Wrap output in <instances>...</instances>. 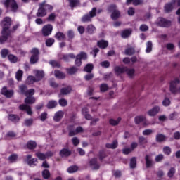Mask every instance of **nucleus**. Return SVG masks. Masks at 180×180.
<instances>
[{"instance_id":"nucleus-21","label":"nucleus","mask_w":180,"mask_h":180,"mask_svg":"<svg viewBox=\"0 0 180 180\" xmlns=\"http://www.w3.org/2000/svg\"><path fill=\"white\" fill-rule=\"evenodd\" d=\"M155 140L157 143H164V141H167V136L162 134H158Z\"/></svg>"},{"instance_id":"nucleus-8","label":"nucleus","mask_w":180,"mask_h":180,"mask_svg":"<svg viewBox=\"0 0 180 180\" xmlns=\"http://www.w3.org/2000/svg\"><path fill=\"white\" fill-rule=\"evenodd\" d=\"M156 25L160 27H169L171 22L164 18H159L157 20Z\"/></svg>"},{"instance_id":"nucleus-4","label":"nucleus","mask_w":180,"mask_h":180,"mask_svg":"<svg viewBox=\"0 0 180 180\" xmlns=\"http://www.w3.org/2000/svg\"><path fill=\"white\" fill-rule=\"evenodd\" d=\"M96 16V8L94 7L89 13L84 15L82 18L81 21L83 23H88L89 22H92V18Z\"/></svg>"},{"instance_id":"nucleus-52","label":"nucleus","mask_w":180,"mask_h":180,"mask_svg":"<svg viewBox=\"0 0 180 180\" xmlns=\"http://www.w3.org/2000/svg\"><path fill=\"white\" fill-rule=\"evenodd\" d=\"M120 120H122V118L120 117H118L117 120L110 119V124H111L112 126H117V124H119V123L120 122Z\"/></svg>"},{"instance_id":"nucleus-19","label":"nucleus","mask_w":180,"mask_h":180,"mask_svg":"<svg viewBox=\"0 0 180 180\" xmlns=\"http://www.w3.org/2000/svg\"><path fill=\"white\" fill-rule=\"evenodd\" d=\"M174 3H167L164 6L165 13H169L174 10Z\"/></svg>"},{"instance_id":"nucleus-17","label":"nucleus","mask_w":180,"mask_h":180,"mask_svg":"<svg viewBox=\"0 0 180 180\" xmlns=\"http://www.w3.org/2000/svg\"><path fill=\"white\" fill-rule=\"evenodd\" d=\"M72 91V88H71V86H70L65 88H62L60 89V93L59 94V96L61 97L62 95H68L69 94H71Z\"/></svg>"},{"instance_id":"nucleus-40","label":"nucleus","mask_w":180,"mask_h":180,"mask_svg":"<svg viewBox=\"0 0 180 180\" xmlns=\"http://www.w3.org/2000/svg\"><path fill=\"white\" fill-rule=\"evenodd\" d=\"M136 53V51L134 50V48L130 47L125 49L124 53L126 56H133Z\"/></svg>"},{"instance_id":"nucleus-61","label":"nucleus","mask_w":180,"mask_h":180,"mask_svg":"<svg viewBox=\"0 0 180 180\" xmlns=\"http://www.w3.org/2000/svg\"><path fill=\"white\" fill-rule=\"evenodd\" d=\"M36 91L34 89H30L29 90H27V93H25V96H32L34 95Z\"/></svg>"},{"instance_id":"nucleus-5","label":"nucleus","mask_w":180,"mask_h":180,"mask_svg":"<svg viewBox=\"0 0 180 180\" xmlns=\"http://www.w3.org/2000/svg\"><path fill=\"white\" fill-rule=\"evenodd\" d=\"M68 130L69 131L70 137H72V136H77L78 133H84V128H82V127H77L75 130L74 125H69L68 127Z\"/></svg>"},{"instance_id":"nucleus-29","label":"nucleus","mask_w":180,"mask_h":180,"mask_svg":"<svg viewBox=\"0 0 180 180\" xmlns=\"http://www.w3.org/2000/svg\"><path fill=\"white\" fill-rule=\"evenodd\" d=\"M8 120L13 122V123H18L20 120V118L16 115L11 114L8 115Z\"/></svg>"},{"instance_id":"nucleus-28","label":"nucleus","mask_w":180,"mask_h":180,"mask_svg":"<svg viewBox=\"0 0 180 180\" xmlns=\"http://www.w3.org/2000/svg\"><path fill=\"white\" fill-rule=\"evenodd\" d=\"M55 39H56L59 41H62V40H65L66 37L64 33L58 32L55 34Z\"/></svg>"},{"instance_id":"nucleus-54","label":"nucleus","mask_w":180,"mask_h":180,"mask_svg":"<svg viewBox=\"0 0 180 180\" xmlns=\"http://www.w3.org/2000/svg\"><path fill=\"white\" fill-rule=\"evenodd\" d=\"M77 71H78V68H77L76 67H74V66L70 68L67 69V72L70 74V75L75 74V72H77Z\"/></svg>"},{"instance_id":"nucleus-49","label":"nucleus","mask_w":180,"mask_h":180,"mask_svg":"<svg viewBox=\"0 0 180 180\" xmlns=\"http://www.w3.org/2000/svg\"><path fill=\"white\" fill-rule=\"evenodd\" d=\"M24 126H26L27 127H30L32 124H33V119H25L23 122Z\"/></svg>"},{"instance_id":"nucleus-33","label":"nucleus","mask_w":180,"mask_h":180,"mask_svg":"<svg viewBox=\"0 0 180 180\" xmlns=\"http://www.w3.org/2000/svg\"><path fill=\"white\" fill-rule=\"evenodd\" d=\"M129 167L132 169H134L137 167V158L133 157L130 160Z\"/></svg>"},{"instance_id":"nucleus-55","label":"nucleus","mask_w":180,"mask_h":180,"mask_svg":"<svg viewBox=\"0 0 180 180\" xmlns=\"http://www.w3.org/2000/svg\"><path fill=\"white\" fill-rule=\"evenodd\" d=\"M77 171H78V167L77 166H70L68 169V172H69V174H73V172H77Z\"/></svg>"},{"instance_id":"nucleus-41","label":"nucleus","mask_w":180,"mask_h":180,"mask_svg":"<svg viewBox=\"0 0 180 180\" xmlns=\"http://www.w3.org/2000/svg\"><path fill=\"white\" fill-rule=\"evenodd\" d=\"M8 59L10 63H18V58L13 54L8 55Z\"/></svg>"},{"instance_id":"nucleus-44","label":"nucleus","mask_w":180,"mask_h":180,"mask_svg":"<svg viewBox=\"0 0 180 180\" xmlns=\"http://www.w3.org/2000/svg\"><path fill=\"white\" fill-rule=\"evenodd\" d=\"M27 82L30 85H32V84H34V82H37V79L34 76H29L27 79Z\"/></svg>"},{"instance_id":"nucleus-47","label":"nucleus","mask_w":180,"mask_h":180,"mask_svg":"<svg viewBox=\"0 0 180 180\" xmlns=\"http://www.w3.org/2000/svg\"><path fill=\"white\" fill-rule=\"evenodd\" d=\"M49 64L54 68H60V67H61V64L60 63V62L57 61V60H50L49 61Z\"/></svg>"},{"instance_id":"nucleus-23","label":"nucleus","mask_w":180,"mask_h":180,"mask_svg":"<svg viewBox=\"0 0 180 180\" xmlns=\"http://www.w3.org/2000/svg\"><path fill=\"white\" fill-rule=\"evenodd\" d=\"M158 112H160V107L155 106L153 108L148 111V115H149V116H155Z\"/></svg>"},{"instance_id":"nucleus-35","label":"nucleus","mask_w":180,"mask_h":180,"mask_svg":"<svg viewBox=\"0 0 180 180\" xmlns=\"http://www.w3.org/2000/svg\"><path fill=\"white\" fill-rule=\"evenodd\" d=\"M105 147L106 148H111L112 150H115V148H117V141L115 140L112 143H106Z\"/></svg>"},{"instance_id":"nucleus-31","label":"nucleus","mask_w":180,"mask_h":180,"mask_svg":"<svg viewBox=\"0 0 180 180\" xmlns=\"http://www.w3.org/2000/svg\"><path fill=\"white\" fill-rule=\"evenodd\" d=\"M70 8H74L80 5L79 0H68Z\"/></svg>"},{"instance_id":"nucleus-27","label":"nucleus","mask_w":180,"mask_h":180,"mask_svg":"<svg viewBox=\"0 0 180 180\" xmlns=\"http://www.w3.org/2000/svg\"><path fill=\"white\" fill-rule=\"evenodd\" d=\"M60 157H70L71 151L67 148H63L60 151Z\"/></svg>"},{"instance_id":"nucleus-1","label":"nucleus","mask_w":180,"mask_h":180,"mask_svg":"<svg viewBox=\"0 0 180 180\" xmlns=\"http://www.w3.org/2000/svg\"><path fill=\"white\" fill-rule=\"evenodd\" d=\"M24 102L25 104H21L19 105L20 110L27 112V115L32 116V115H33V111H32V107H30L29 105H33V103H35L36 98L33 96H27L25 98Z\"/></svg>"},{"instance_id":"nucleus-2","label":"nucleus","mask_w":180,"mask_h":180,"mask_svg":"<svg viewBox=\"0 0 180 180\" xmlns=\"http://www.w3.org/2000/svg\"><path fill=\"white\" fill-rule=\"evenodd\" d=\"M53 9V6L47 4V1H44L39 4V8L36 13V16H37V18H44V16L47 15V11L51 12Z\"/></svg>"},{"instance_id":"nucleus-15","label":"nucleus","mask_w":180,"mask_h":180,"mask_svg":"<svg viewBox=\"0 0 180 180\" xmlns=\"http://www.w3.org/2000/svg\"><path fill=\"white\" fill-rule=\"evenodd\" d=\"M89 164L93 169H99L100 165L99 163H98V159L96 158H92Z\"/></svg>"},{"instance_id":"nucleus-64","label":"nucleus","mask_w":180,"mask_h":180,"mask_svg":"<svg viewBox=\"0 0 180 180\" xmlns=\"http://www.w3.org/2000/svg\"><path fill=\"white\" fill-rule=\"evenodd\" d=\"M171 148L169 146H165L163 148V153L166 155H169V154H171Z\"/></svg>"},{"instance_id":"nucleus-51","label":"nucleus","mask_w":180,"mask_h":180,"mask_svg":"<svg viewBox=\"0 0 180 180\" xmlns=\"http://www.w3.org/2000/svg\"><path fill=\"white\" fill-rule=\"evenodd\" d=\"M9 54V51L8 50V49H3L1 51V56L2 57V58H6V57H8Z\"/></svg>"},{"instance_id":"nucleus-46","label":"nucleus","mask_w":180,"mask_h":180,"mask_svg":"<svg viewBox=\"0 0 180 180\" xmlns=\"http://www.w3.org/2000/svg\"><path fill=\"white\" fill-rule=\"evenodd\" d=\"M56 106H57V101H50L46 105L48 109H53L56 108Z\"/></svg>"},{"instance_id":"nucleus-32","label":"nucleus","mask_w":180,"mask_h":180,"mask_svg":"<svg viewBox=\"0 0 180 180\" xmlns=\"http://www.w3.org/2000/svg\"><path fill=\"white\" fill-rule=\"evenodd\" d=\"M27 147L29 150H34L37 147V143L34 141H29L27 143Z\"/></svg>"},{"instance_id":"nucleus-50","label":"nucleus","mask_w":180,"mask_h":180,"mask_svg":"<svg viewBox=\"0 0 180 180\" xmlns=\"http://www.w3.org/2000/svg\"><path fill=\"white\" fill-rule=\"evenodd\" d=\"M152 50H153V42H151V41H149L146 44V53H151Z\"/></svg>"},{"instance_id":"nucleus-42","label":"nucleus","mask_w":180,"mask_h":180,"mask_svg":"<svg viewBox=\"0 0 180 180\" xmlns=\"http://www.w3.org/2000/svg\"><path fill=\"white\" fill-rule=\"evenodd\" d=\"M23 77V72L20 70L16 72L15 73V78L17 81L20 82L22 81V78Z\"/></svg>"},{"instance_id":"nucleus-18","label":"nucleus","mask_w":180,"mask_h":180,"mask_svg":"<svg viewBox=\"0 0 180 180\" xmlns=\"http://www.w3.org/2000/svg\"><path fill=\"white\" fill-rule=\"evenodd\" d=\"M127 70V67H120V66H116L114 68V71L117 75H120V74H123L124 72H126V70Z\"/></svg>"},{"instance_id":"nucleus-11","label":"nucleus","mask_w":180,"mask_h":180,"mask_svg":"<svg viewBox=\"0 0 180 180\" xmlns=\"http://www.w3.org/2000/svg\"><path fill=\"white\" fill-rule=\"evenodd\" d=\"M145 164L146 168H151L154 164V160H153V155L150 154H146L145 155Z\"/></svg>"},{"instance_id":"nucleus-63","label":"nucleus","mask_w":180,"mask_h":180,"mask_svg":"<svg viewBox=\"0 0 180 180\" xmlns=\"http://www.w3.org/2000/svg\"><path fill=\"white\" fill-rule=\"evenodd\" d=\"M18 160V155L13 154L8 157L10 162H15Z\"/></svg>"},{"instance_id":"nucleus-36","label":"nucleus","mask_w":180,"mask_h":180,"mask_svg":"<svg viewBox=\"0 0 180 180\" xmlns=\"http://www.w3.org/2000/svg\"><path fill=\"white\" fill-rule=\"evenodd\" d=\"M70 58H75V55L74 53L63 55L62 60H63V61H70Z\"/></svg>"},{"instance_id":"nucleus-14","label":"nucleus","mask_w":180,"mask_h":180,"mask_svg":"<svg viewBox=\"0 0 180 180\" xmlns=\"http://www.w3.org/2000/svg\"><path fill=\"white\" fill-rule=\"evenodd\" d=\"M35 79H37V82L41 81L44 78V71L43 70H34Z\"/></svg>"},{"instance_id":"nucleus-7","label":"nucleus","mask_w":180,"mask_h":180,"mask_svg":"<svg viewBox=\"0 0 180 180\" xmlns=\"http://www.w3.org/2000/svg\"><path fill=\"white\" fill-rule=\"evenodd\" d=\"M11 25H12V20L9 17H6L4 18L2 21V30L5 32H11L9 28L11 27Z\"/></svg>"},{"instance_id":"nucleus-12","label":"nucleus","mask_w":180,"mask_h":180,"mask_svg":"<svg viewBox=\"0 0 180 180\" xmlns=\"http://www.w3.org/2000/svg\"><path fill=\"white\" fill-rule=\"evenodd\" d=\"M11 32L9 31H1V36H0V44H4L8 38L11 37Z\"/></svg>"},{"instance_id":"nucleus-48","label":"nucleus","mask_w":180,"mask_h":180,"mask_svg":"<svg viewBox=\"0 0 180 180\" xmlns=\"http://www.w3.org/2000/svg\"><path fill=\"white\" fill-rule=\"evenodd\" d=\"M30 53L32 56L34 57H39V56H40V51H39V49L37 48H33Z\"/></svg>"},{"instance_id":"nucleus-58","label":"nucleus","mask_w":180,"mask_h":180,"mask_svg":"<svg viewBox=\"0 0 180 180\" xmlns=\"http://www.w3.org/2000/svg\"><path fill=\"white\" fill-rule=\"evenodd\" d=\"M54 39L53 38H49L48 39H46V45L47 46V47H51V46H53V44H54Z\"/></svg>"},{"instance_id":"nucleus-45","label":"nucleus","mask_w":180,"mask_h":180,"mask_svg":"<svg viewBox=\"0 0 180 180\" xmlns=\"http://www.w3.org/2000/svg\"><path fill=\"white\" fill-rule=\"evenodd\" d=\"M51 176L50 171L49 169H44L42 171V178L44 179H49Z\"/></svg>"},{"instance_id":"nucleus-37","label":"nucleus","mask_w":180,"mask_h":180,"mask_svg":"<svg viewBox=\"0 0 180 180\" xmlns=\"http://www.w3.org/2000/svg\"><path fill=\"white\" fill-rule=\"evenodd\" d=\"M19 90L22 95H26V93L27 92V86L25 84H22L19 86Z\"/></svg>"},{"instance_id":"nucleus-16","label":"nucleus","mask_w":180,"mask_h":180,"mask_svg":"<svg viewBox=\"0 0 180 180\" xmlns=\"http://www.w3.org/2000/svg\"><path fill=\"white\" fill-rule=\"evenodd\" d=\"M63 117H64V112L59 110L55 113L53 120L54 122H60Z\"/></svg>"},{"instance_id":"nucleus-9","label":"nucleus","mask_w":180,"mask_h":180,"mask_svg":"<svg viewBox=\"0 0 180 180\" xmlns=\"http://www.w3.org/2000/svg\"><path fill=\"white\" fill-rule=\"evenodd\" d=\"M53 32V25L51 24H47L42 27L41 33L44 37H47V36H50L51 32Z\"/></svg>"},{"instance_id":"nucleus-39","label":"nucleus","mask_w":180,"mask_h":180,"mask_svg":"<svg viewBox=\"0 0 180 180\" xmlns=\"http://www.w3.org/2000/svg\"><path fill=\"white\" fill-rule=\"evenodd\" d=\"M138 141L140 146H144V144H147V143H148V140H147L144 136H139Z\"/></svg>"},{"instance_id":"nucleus-22","label":"nucleus","mask_w":180,"mask_h":180,"mask_svg":"<svg viewBox=\"0 0 180 180\" xmlns=\"http://www.w3.org/2000/svg\"><path fill=\"white\" fill-rule=\"evenodd\" d=\"M127 75H128L129 78H134L136 75V70L134 68H127L125 70Z\"/></svg>"},{"instance_id":"nucleus-59","label":"nucleus","mask_w":180,"mask_h":180,"mask_svg":"<svg viewBox=\"0 0 180 180\" xmlns=\"http://www.w3.org/2000/svg\"><path fill=\"white\" fill-rule=\"evenodd\" d=\"M36 156H37L39 160H41V161L46 160V158H47L46 157V154L41 153H36Z\"/></svg>"},{"instance_id":"nucleus-6","label":"nucleus","mask_w":180,"mask_h":180,"mask_svg":"<svg viewBox=\"0 0 180 180\" xmlns=\"http://www.w3.org/2000/svg\"><path fill=\"white\" fill-rule=\"evenodd\" d=\"M88 58V55L85 52H80L79 54L77 55L76 59L75 61V65L77 67H81L82 65V60H86Z\"/></svg>"},{"instance_id":"nucleus-43","label":"nucleus","mask_w":180,"mask_h":180,"mask_svg":"<svg viewBox=\"0 0 180 180\" xmlns=\"http://www.w3.org/2000/svg\"><path fill=\"white\" fill-rule=\"evenodd\" d=\"M55 77H56V78L63 79L65 77V74H64L63 72H61L60 70H56L55 71Z\"/></svg>"},{"instance_id":"nucleus-56","label":"nucleus","mask_w":180,"mask_h":180,"mask_svg":"<svg viewBox=\"0 0 180 180\" xmlns=\"http://www.w3.org/2000/svg\"><path fill=\"white\" fill-rule=\"evenodd\" d=\"M175 172H176V169H174V167L170 168V169L169 170V172L167 173V176L169 178H172L174 176V175H175Z\"/></svg>"},{"instance_id":"nucleus-62","label":"nucleus","mask_w":180,"mask_h":180,"mask_svg":"<svg viewBox=\"0 0 180 180\" xmlns=\"http://www.w3.org/2000/svg\"><path fill=\"white\" fill-rule=\"evenodd\" d=\"M100 89L101 92H106L109 89V86L106 84H102L100 86Z\"/></svg>"},{"instance_id":"nucleus-26","label":"nucleus","mask_w":180,"mask_h":180,"mask_svg":"<svg viewBox=\"0 0 180 180\" xmlns=\"http://www.w3.org/2000/svg\"><path fill=\"white\" fill-rule=\"evenodd\" d=\"M132 2L133 5L137 6L139 5H143V0H127V5H129Z\"/></svg>"},{"instance_id":"nucleus-57","label":"nucleus","mask_w":180,"mask_h":180,"mask_svg":"<svg viewBox=\"0 0 180 180\" xmlns=\"http://www.w3.org/2000/svg\"><path fill=\"white\" fill-rule=\"evenodd\" d=\"M39 61V56H31L30 59V64H36Z\"/></svg>"},{"instance_id":"nucleus-13","label":"nucleus","mask_w":180,"mask_h":180,"mask_svg":"<svg viewBox=\"0 0 180 180\" xmlns=\"http://www.w3.org/2000/svg\"><path fill=\"white\" fill-rule=\"evenodd\" d=\"M1 95L6 96V98H11L13 96V90H8V87L4 86L1 91Z\"/></svg>"},{"instance_id":"nucleus-20","label":"nucleus","mask_w":180,"mask_h":180,"mask_svg":"<svg viewBox=\"0 0 180 180\" xmlns=\"http://www.w3.org/2000/svg\"><path fill=\"white\" fill-rule=\"evenodd\" d=\"M82 113L84 116L85 119H86V120H92V116H91V115L89 114V110L87 108H82Z\"/></svg>"},{"instance_id":"nucleus-25","label":"nucleus","mask_w":180,"mask_h":180,"mask_svg":"<svg viewBox=\"0 0 180 180\" xmlns=\"http://www.w3.org/2000/svg\"><path fill=\"white\" fill-rule=\"evenodd\" d=\"M131 29H126L121 32L122 39H127L131 34Z\"/></svg>"},{"instance_id":"nucleus-3","label":"nucleus","mask_w":180,"mask_h":180,"mask_svg":"<svg viewBox=\"0 0 180 180\" xmlns=\"http://www.w3.org/2000/svg\"><path fill=\"white\" fill-rule=\"evenodd\" d=\"M1 4L4 5L6 9H10L11 12H18V9H19V6H18L15 0H4Z\"/></svg>"},{"instance_id":"nucleus-38","label":"nucleus","mask_w":180,"mask_h":180,"mask_svg":"<svg viewBox=\"0 0 180 180\" xmlns=\"http://www.w3.org/2000/svg\"><path fill=\"white\" fill-rule=\"evenodd\" d=\"M93 70H94V64L92 63H88L84 68V71L89 73L92 72Z\"/></svg>"},{"instance_id":"nucleus-34","label":"nucleus","mask_w":180,"mask_h":180,"mask_svg":"<svg viewBox=\"0 0 180 180\" xmlns=\"http://www.w3.org/2000/svg\"><path fill=\"white\" fill-rule=\"evenodd\" d=\"M120 18V11L119 10L115 11L111 14V19L112 20H117Z\"/></svg>"},{"instance_id":"nucleus-24","label":"nucleus","mask_w":180,"mask_h":180,"mask_svg":"<svg viewBox=\"0 0 180 180\" xmlns=\"http://www.w3.org/2000/svg\"><path fill=\"white\" fill-rule=\"evenodd\" d=\"M97 46L100 49H106V47H108V46H109V43L108 42V41L101 40V41H98Z\"/></svg>"},{"instance_id":"nucleus-30","label":"nucleus","mask_w":180,"mask_h":180,"mask_svg":"<svg viewBox=\"0 0 180 180\" xmlns=\"http://www.w3.org/2000/svg\"><path fill=\"white\" fill-rule=\"evenodd\" d=\"M96 30V27H95L92 24H90L86 27V32L89 33V34H94Z\"/></svg>"},{"instance_id":"nucleus-53","label":"nucleus","mask_w":180,"mask_h":180,"mask_svg":"<svg viewBox=\"0 0 180 180\" xmlns=\"http://www.w3.org/2000/svg\"><path fill=\"white\" fill-rule=\"evenodd\" d=\"M144 120H146V117L143 116H138L135 117V123L136 124H140V123H142Z\"/></svg>"},{"instance_id":"nucleus-10","label":"nucleus","mask_w":180,"mask_h":180,"mask_svg":"<svg viewBox=\"0 0 180 180\" xmlns=\"http://www.w3.org/2000/svg\"><path fill=\"white\" fill-rule=\"evenodd\" d=\"M179 79L176 78L170 82L169 89L172 94H176V89H178V85H179Z\"/></svg>"},{"instance_id":"nucleus-60","label":"nucleus","mask_w":180,"mask_h":180,"mask_svg":"<svg viewBox=\"0 0 180 180\" xmlns=\"http://www.w3.org/2000/svg\"><path fill=\"white\" fill-rule=\"evenodd\" d=\"M49 22H55L56 20V13H51L47 18Z\"/></svg>"}]
</instances>
